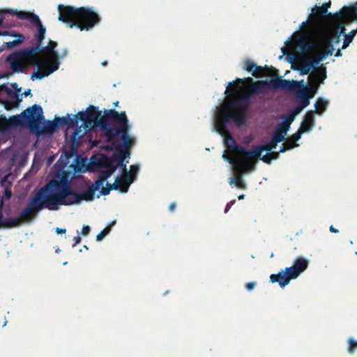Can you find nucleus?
I'll return each mask as SVG.
<instances>
[{
	"instance_id": "obj_1",
	"label": "nucleus",
	"mask_w": 357,
	"mask_h": 357,
	"mask_svg": "<svg viewBox=\"0 0 357 357\" xmlns=\"http://www.w3.org/2000/svg\"><path fill=\"white\" fill-rule=\"evenodd\" d=\"M353 20H357V3L354 7L344 8L324 24L311 13L307 22L301 24V31H295L281 50L294 58L301 74L307 75L315 64L333 54L343 25Z\"/></svg>"
},
{
	"instance_id": "obj_2",
	"label": "nucleus",
	"mask_w": 357,
	"mask_h": 357,
	"mask_svg": "<svg viewBox=\"0 0 357 357\" xmlns=\"http://www.w3.org/2000/svg\"><path fill=\"white\" fill-rule=\"evenodd\" d=\"M266 91H225L227 98L222 105L217 109L215 116V124L216 130L222 136L225 137V145L230 151L235 153L229 157H234L236 154L240 155V159L246 160L249 150L236 144L234 139L231 135L227 125L231 121L241 126L246 123L247 113L249 109L250 100L253 95L259 94ZM225 155L228 157L225 154Z\"/></svg>"
},
{
	"instance_id": "obj_3",
	"label": "nucleus",
	"mask_w": 357,
	"mask_h": 357,
	"mask_svg": "<svg viewBox=\"0 0 357 357\" xmlns=\"http://www.w3.org/2000/svg\"><path fill=\"white\" fill-rule=\"evenodd\" d=\"M56 43L50 40L48 45L38 54L32 51L20 52L11 54L8 60L14 72L22 71L31 63L36 64L40 72L33 73L31 78L41 79L56 70L59 66L58 55L54 48Z\"/></svg>"
},
{
	"instance_id": "obj_4",
	"label": "nucleus",
	"mask_w": 357,
	"mask_h": 357,
	"mask_svg": "<svg viewBox=\"0 0 357 357\" xmlns=\"http://www.w3.org/2000/svg\"><path fill=\"white\" fill-rule=\"evenodd\" d=\"M43 208L49 210H57L58 204L53 191L51 181L33 197L27 203L26 206L17 218H9L7 227H16L24 222L32 221Z\"/></svg>"
},
{
	"instance_id": "obj_5",
	"label": "nucleus",
	"mask_w": 357,
	"mask_h": 357,
	"mask_svg": "<svg viewBox=\"0 0 357 357\" xmlns=\"http://www.w3.org/2000/svg\"><path fill=\"white\" fill-rule=\"evenodd\" d=\"M51 183L58 206L78 204L82 200L92 201L94 199L95 192L100 189L93 183L87 190L78 194L73 190L70 184L66 181L52 180Z\"/></svg>"
},
{
	"instance_id": "obj_6",
	"label": "nucleus",
	"mask_w": 357,
	"mask_h": 357,
	"mask_svg": "<svg viewBox=\"0 0 357 357\" xmlns=\"http://www.w3.org/2000/svg\"><path fill=\"white\" fill-rule=\"evenodd\" d=\"M59 20L70 24L72 28L77 26L81 30H89L99 22L98 16L89 8L75 9L70 6H59Z\"/></svg>"
},
{
	"instance_id": "obj_7",
	"label": "nucleus",
	"mask_w": 357,
	"mask_h": 357,
	"mask_svg": "<svg viewBox=\"0 0 357 357\" xmlns=\"http://www.w3.org/2000/svg\"><path fill=\"white\" fill-rule=\"evenodd\" d=\"M244 69L251 73L253 76L260 78L259 82L263 86L268 85L283 89H291V82L281 79L278 75L277 70L273 68L258 66L252 61L248 60L244 63Z\"/></svg>"
},
{
	"instance_id": "obj_8",
	"label": "nucleus",
	"mask_w": 357,
	"mask_h": 357,
	"mask_svg": "<svg viewBox=\"0 0 357 357\" xmlns=\"http://www.w3.org/2000/svg\"><path fill=\"white\" fill-rule=\"evenodd\" d=\"M33 114L29 115L31 116L30 130L37 136L43 134H53L59 126L58 118L54 121H45L43 111L41 106L34 104L31 107L26 108V113L29 112Z\"/></svg>"
},
{
	"instance_id": "obj_9",
	"label": "nucleus",
	"mask_w": 357,
	"mask_h": 357,
	"mask_svg": "<svg viewBox=\"0 0 357 357\" xmlns=\"http://www.w3.org/2000/svg\"><path fill=\"white\" fill-rule=\"evenodd\" d=\"M84 116V121L87 122L89 126H93V124H106L115 125L120 124L128 121L125 112L119 113L115 109L105 110L104 114H101V112L98 110V107L94 106V109L91 110V114L82 113Z\"/></svg>"
},
{
	"instance_id": "obj_10",
	"label": "nucleus",
	"mask_w": 357,
	"mask_h": 357,
	"mask_svg": "<svg viewBox=\"0 0 357 357\" xmlns=\"http://www.w3.org/2000/svg\"><path fill=\"white\" fill-rule=\"evenodd\" d=\"M308 266V261L303 257H298L294 261V265L282 270L278 274H272L270 276L271 282H278L283 288L287 286L291 280L297 278L300 274L305 271Z\"/></svg>"
},
{
	"instance_id": "obj_11",
	"label": "nucleus",
	"mask_w": 357,
	"mask_h": 357,
	"mask_svg": "<svg viewBox=\"0 0 357 357\" xmlns=\"http://www.w3.org/2000/svg\"><path fill=\"white\" fill-rule=\"evenodd\" d=\"M92 109H94V106L90 105L85 112H79L73 117L68 114L67 116L58 118L59 125H66L68 128L77 127L72 135L73 141H76L83 137L92 128V126L88 127L89 125L83 119L84 116H82V113L89 112L91 114Z\"/></svg>"
},
{
	"instance_id": "obj_12",
	"label": "nucleus",
	"mask_w": 357,
	"mask_h": 357,
	"mask_svg": "<svg viewBox=\"0 0 357 357\" xmlns=\"http://www.w3.org/2000/svg\"><path fill=\"white\" fill-rule=\"evenodd\" d=\"M224 159L233 165L234 172L236 176L235 178H229V184L235 183L238 188L245 189V184L242 180V174L255 169V166L253 161L249 159L241 160L240 159L239 154H236L234 157H226L224 155Z\"/></svg>"
},
{
	"instance_id": "obj_13",
	"label": "nucleus",
	"mask_w": 357,
	"mask_h": 357,
	"mask_svg": "<svg viewBox=\"0 0 357 357\" xmlns=\"http://www.w3.org/2000/svg\"><path fill=\"white\" fill-rule=\"evenodd\" d=\"M112 144L115 147V151L112 154V159H114V163L116 162L115 165L122 168L123 171H126V163L124 162V160L126 158H130V151L123 149L121 144H116L115 142H113Z\"/></svg>"
},
{
	"instance_id": "obj_14",
	"label": "nucleus",
	"mask_w": 357,
	"mask_h": 357,
	"mask_svg": "<svg viewBox=\"0 0 357 357\" xmlns=\"http://www.w3.org/2000/svg\"><path fill=\"white\" fill-rule=\"evenodd\" d=\"M17 15L21 19H27L31 22L35 24L38 27V40L40 42L45 34V28L42 25L39 17L31 13L20 11L17 13Z\"/></svg>"
},
{
	"instance_id": "obj_15",
	"label": "nucleus",
	"mask_w": 357,
	"mask_h": 357,
	"mask_svg": "<svg viewBox=\"0 0 357 357\" xmlns=\"http://www.w3.org/2000/svg\"><path fill=\"white\" fill-rule=\"evenodd\" d=\"M252 78L236 79L229 82L226 89H256Z\"/></svg>"
},
{
	"instance_id": "obj_16",
	"label": "nucleus",
	"mask_w": 357,
	"mask_h": 357,
	"mask_svg": "<svg viewBox=\"0 0 357 357\" xmlns=\"http://www.w3.org/2000/svg\"><path fill=\"white\" fill-rule=\"evenodd\" d=\"M294 92L296 102L303 106L305 108L310 105V100L312 98L317 91H290Z\"/></svg>"
},
{
	"instance_id": "obj_17",
	"label": "nucleus",
	"mask_w": 357,
	"mask_h": 357,
	"mask_svg": "<svg viewBox=\"0 0 357 357\" xmlns=\"http://www.w3.org/2000/svg\"><path fill=\"white\" fill-rule=\"evenodd\" d=\"M26 112V109L20 114L10 116L8 119L10 124L13 126H24L26 124L30 128V121L31 119L29 115L33 114V112H32V111L29 113Z\"/></svg>"
},
{
	"instance_id": "obj_18",
	"label": "nucleus",
	"mask_w": 357,
	"mask_h": 357,
	"mask_svg": "<svg viewBox=\"0 0 357 357\" xmlns=\"http://www.w3.org/2000/svg\"><path fill=\"white\" fill-rule=\"evenodd\" d=\"M277 144L272 139L268 143L257 146L253 151L248 152V158L251 160L253 158H259L261 156L263 151H271L276 148Z\"/></svg>"
},
{
	"instance_id": "obj_19",
	"label": "nucleus",
	"mask_w": 357,
	"mask_h": 357,
	"mask_svg": "<svg viewBox=\"0 0 357 357\" xmlns=\"http://www.w3.org/2000/svg\"><path fill=\"white\" fill-rule=\"evenodd\" d=\"M326 78L325 70H319L312 72L308 76L309 86L312 89H316L320 86Z\"/></svg>"
},
{
	"instance_id": "obj_20",
	"label": "nucleus",
	"mask_w": 357,
	"mask_h": 357,
	"mask_svg": "<svg viewBox=\"0 0 357 357\" xmlns=\"http://www.w3.org/2000/svg\"><path fill=\"white\" fill-rule=\"evenodd\" d=\"M314 126V112L309 111L305 114L299 128L302 129L305 132H307L312 130Z\"/></svg>"
},
{
	"instance_id": "obj_21",
	"label": "nucleus",
	"mask_w": 357,
	"mask_h": 357,
	"mask_svg": "<svg viewBox=\"0 0 357 357\" xmlns=\"http://www.w3.org/2000/svg\"><path fill=\"white\" fill-rule=\"evenodd\" d=\"M132 179L131 176L126 173L121 178L119 177H116L114 183L112 184V190H120L121 187H124L125 189L122 190V192H127L128 186L132 183Z\"/></svg>"
},
{
	"instance_id": "obj_22",
	"label": "nucleus",
	"mask_w": 357,
	"mask_h": 357,
	"mask_svg": "<svg viewBox=\"0 0 357 357\" xmlns=\"http://www.w3.org/2000/svg\"><path fill=\"white\" fill-rule=\"evenodd\" d=\"M0 35H1V36H10V37L15 38V40H6L5 42L6 47H15V46L20 45L22 42V40L24 39L22 36L16 34L15 32L5 31V32H3V33H0Z\"/></svg>"
},
{
	"instance_id": "obj_23",
	"label": "nucleus",
	"mask_w": 357,
	"mask_h": 357,
	"mask_svg": "<svg viewBox=\"0 0 357 357\" xmlns=\"http://www.w3.org/2000/svg\"><path fill=\"white\" fill-rule=\"evenodd\" d=\"M99 126L102 130L105 131V135L107 137V140L109 142L113 141L118 135H117V128L114 127H112L111 125H107L105 126V124H96Z\"/></svg>"
},
{
	"instance_id": "obj_24",
	"label": "nucleus",
	"mask_w": 357,
	"mask_h": 357,
	"mask_svg": "<svg viewBox=\"0 0 357 357\" xmlns=\"http://www.w3.org/2000/svg\"><path fill=\"white\" fill-rule=\"evenodd\" d=\"M100 166L105 168L108 171L114 172L117 169V165H115L112 155L111 157L104 156L100 161Z\"/></svg>"
},
{
	"instance_id": "obj_25",
	"label": "nucleus",
	"mask_w": 357,
	"mask_h": 357,
	"mask_svg": "<svg viewBox=\"0 0 357 357\" xmlns=\"http://www.w3.org/2000/svg\"><path fill=\"white\" fill-rule=\"evenodd\" d=\"M329 105V102L322 98H319L314 103V114L322 115Z\"/></svg>"
},
{
	"instance_id": "obj_26",
	"label": "nucleus",
	"mask_w": 357,
	"mask_h": 357,
	"mask_svg": "<svg viewBox=\"0 0 357 357\" xmlns=\"http://www.w3.org/2000/svg\"><path fill=\"white\" fill-rule=\"evenodd\" d=\"M113 174V172L107 169L100 171L98 179L95 181L94 183L100 188L103 185L104 182Z\"/></svg>"
},
{
	"instance_id": "obj_27",
	"label": "nucleus",
	"mask_w": 357,
	"mask_h": 357,
	"mask_svg": "<svg viewBox=\"0 0 357 357\" xmlns=\"http://www.w3.org/2000/svg\"><path fill=\"white\" fill-rule=\"evenodd\" d=\"M129 131V126L128 121H125V123H121L119 124V128L117 129V135L120 137V138L128 135Z\"/></svg>"
},
{
	"instance_id": "obj_28",
	"label": "nucleus",
	"mask_w": 357,
	"mask_h": 357,
	"mask_svg": "<svg viewBox=\"0 0 357 357\" xmlns=\"http://www.w3.org/2000/svg\"><path fill=\"white\" fill-rule=\"evenodd\" d=\"M298 146V144H293L289 139L284 140V143L280 147L279 153H284L287 150H290Z\"/></svg>"
},
{
	"instance_id": "obj_29",
	"label": "nucleus",
	"mask_w": 357,
	"mask_h": 357,
	"mask_svg": "<svg viewBox=\"0 0 357 357\" xmlns=\"http://www.w3.org/2000/svg\"><path fill=\"white\" fill-rule=\"evenodd\" d=\"M289 128L290 127L289 126L288 124L282 122L276 126L275 130L277 131L278 132H280L285 135L288 130H289Z\"/></svg>"
},
{
	"instance_id": "obj_30",
	"label": "nucleus",
	"mask_w": 357,
	"mask_h": 357,
	"mask_svg": "<svg viewBox=\"0 0 357 357\" xmlns=\"http://www.w3.org/2000/svg\"><path fill=\"white\" fill-rule=\"evenodd\" d=\"M348 352L351 354H353L357 349V340L350 337L348 339Z\"/></svg>"
},
{
	"instance_id": "obj_31",
	"label": "nucleus",
	"mask_w": 357,
	"mask_h": 357,
	"mask_svg": "<svg viewBox=\"0 0 357 357\" xmlns=\"http://www.w3.org/2000/svg\"><path fill=\"white\" fill-rule=\"evenodd\" d=\"M121 139L123 141V144H121L123 146V149H127L132 145V139L129 136V135L123 137Z\"/></svg>"
},
{
	"instance_id": "obj_32",
	"label": "nucleus",
	"mask_w": 357,
	"mask_h": 357,
	"mask_svg": "<svg viewBox=\"0 0 357 357\" xmlns=\"http://www.w3.org/2000/svg\"><path fill=\"white\" fill-rule=\"evenodd\" d=\"M12 196V191L11 189L9 187H7L4 189L3 195L1 197V202H0V206H3V200H9Z\"/></svg>"
},
{
	"instance_id": "obj_33",
	"label": "nucleus",
	"mask_w": 357,
	"mask_h": 357,
	"mask_svg": "<svg viewBox=\"0 0 357 357\" xmlns=\"http://www.w3.org/2000/svg\"><path fill=\"white\" fill-rule=\"evenodd\" d=\"M111 231V227L107 226L104 229H102L97 236L96 241H102Z\"/></svg>"
},
{
	"instance_id": "obj_34",
	"label": "nucleus",
	"mask_w": 357,
	"mask_h": 357,
	"mask_svg": "<svg viewBox=\"0 0 357 357\" xmlns=\"http://www.w3.org/2000/svg\"><path fill=\"white\" fill-rule=\"evenodd\" d=\"M304 132H305L302 130V129L298 128V130L294 134H293L289 139L291 141L293 144H296V142L301 139V135Z\"/></svg>"
},
{
	"instance_id": "obj_35",
	"label": "nucleus",
	"mask_w": 357,
	"mask_h": 357,
	"mask_svg": "<svg viewBox=\"0 0 357 357\" xmlns=\"http://www.w3.org/2000/svg\"><path fill=\"white\" fill-rule=\"evenodd\" d=\"M271 139L278 144V143L284 141L285 138L284 135L275 130Z\"/></svg>"
},
{
	"instance_id": "obj_36",
	"label": "nucleus",
	"mask_w": 357,
	"mask_h": 357,
	"mask_svg": "<svg viewBox=\"0 0 357 357\" xmlns=\"http://www.w3.org/2000/svg\"><path fill=\"white\" fill-rule=\"evenodd\" d=\"M356 31L357 30H355V31L354 30V31H351L349 35L345 36L342 48H346L349 45V43L351 42V40L356 32Z\"/></svg>"
},
{
	"instance_id": "obj_37",
	"label": "nucleus",
	"mask_w": 357,
	"mask_h": 357,
	"mask_svg": "<svg viewBox=\"0 0 357 357\" xmlns=\"http://www.w3.org/2000/svg\"><path fill=\"white\" fill-rule=\"evenodd\" d=\"M100 194L97 195V197L99 198L100 196L102 195H107L109 194L112 189V184L109 183H106V187H101Z\"/></svg>"
},
{
	"instance_id": "obj_38",
	"label": "nucleus",
	"mask_w": 357,
	"mask_h": 357,
	"mask_svg": "<svg viewBox=\"0 0 357 357\" xmlns=\"http://www.w3.org/2000/svg\"><path fill=\"white\" fill-rule=\"evenodd\" d=\"M8 221V218L3 219L2 214V206H0V229L1 228H8L7 227V222Z\"/></svg>"
},
{
	"instance_id": "obj_39",
	"label": "nucleus",
	"mask_w": 357,
	"mask_h": 357,
	"mask_svg": "<svg viewBox=\"0 0 357 357\" xmlns=\"http://www.w3.org/2000/svg\"><path fill=\"white\" fill-rule=\"evenodd\" d=\"M294 117V114H289L286 117L285 120L283 122L286 124H288L289 126L290 127V125L293 122Z\"/></svg>"
},
{
	"instance_id": "obj_40",
	"label": "nucleus",
	"mask_w": 357,
	"mask_h": 357,
	"mask_svg": "<svg viewBox=\"0 0 357 357\" xmlns=\"http://www.w3.org/2000/svg\"><path fill=\"white\" fill-rule=\"evenodd\" d=\"M139 171V167L137 165H131L130 172H128V174L130 176V174H137ZM125 174L127 173L126 171H125Z\"/></svg>"
},
{
	"instance_id": "obj_41",
	"label": "nucleus",
	"mask_w": 357,
	"mask_h": 357,
	"mask_svg": "<svg viewBox=\"0 0 357 357\" xmlns=\"http://www.w3.org/2000/svg\"><path fill=\"white\" fill-rule=\"evenodd\" d=\"M305 107L303 106H301L300 105H298L293 110L292 113L291 114H294V116L300 113Z\"/></svg>"
},
{
	"instance_id": "obj_42",
	"label": "nucleus",
	"mask_w": 357,
	"mask_h": 357,
	"mask_svg": "<svg viewBox=\"0 0 357 357\" xmlns=\"http://www.w3.org/2000/svg\"><path fill=\"white\" fill-rule=\"evenodd\" d=\"M261 160L264 162L269 163L271 160V153H267L261 158Z\"/></svg>"
},
{
	"instance_id": "obj_43",
	"label": "nucleus",
	"mask_w": 357,
	"mask_h": 357,
	"mask_svg": "<svg viewBox=\"0 0 357 357\" xmlns=\"http://www.w3.org/2000/svg\"><path fill=\"white\" fill-rule=\"evenodd\" d=\"M90 232V227L88 225H84L82 229V234L86 236Z\"/></svg>"
},
{
	"instance_id": "obj_44",
	"label": "nucleus",
	"mask_w": 357,
	"mask_h": 357,
	"mask_svg": "<svg viewBox=\"0 0 357 357\" xmlns=\"http://www.w3.org/2000/svg\"><path fill=\"white\" fill-rule=\"evenodd\" d=\"M236 202V200L234 199V200H231V202H228L226 205V207H225V213H227L229 211V210L230 209V208L231 207V206Z\"/></svg>"
},
{
	"instance_id": "obj_45",
	"label": "nucleus",
	"mask_w": 357,
	"mask_h": 357,
	"mask_svg": "<svg viewBox=\"0 0 357 357\" xmlns=\"http://www.w3.org/2000/svg\"><path fill=\"white\" fill-rule=\"evenodd\" d=\"M256 283L254 282H250L246 284L245 287L248 291H251L255 287Z\"/></svg>"
},
{
	"instance_id": "obj_46",
	"label": "nucleus",
	"mask_w": 357,
	"mask_h": 357,
	"mask_svg": "<svg viewBox=\"0 0 357 357\" xmlns=\"http://www.w3.org/2000/svg\"><path fill=\"white\" fill-rule=\"evenodd\" d=\"M8 95H11V94H13L15 96H17L18 93H20V92H22V91H18V90H16V91H5Z\"/></svg>"
},
{
	"instance_id": "obj_47",
	"label": "nucleus",
	"mask_w": 357,
	"mask_h": 357,
	"mask_svg": "<svg viewBox=\"0 0 357 357\" xmlns=\"http://www.w3.org/2000/svg\"><path fill=\"white\" fill-rule=\"evenodd\" d=\"M56 232L59 234H63L66 232V229L57 227V228H56Z\"/></svg>"
},
{
	"instance_id": "obj_48",
	"label": "nucleus",
	"mask_w": 357,
	"mask_h": 357,
	"mask_svg": "<svg viewBox=\"0 0 357 357\" xmlns=\"http://www.w3.org/2000/svg\"><path fill=\"white\" fill-rule=\"evenodd\" d=\"M73 241L75 242V245L79 244L81 242V237L79 236H75Z\"/></svg>"
},
{
	"instance_id": "obj_49",
	"label": "nucleus",
	"mask_w": 357,
	"mask_h": 357,
	"mask_svg": "<svg viewBox=\"0 0 357 357\" xmlns=\"http://www.w3.org/2000/svg\"><path fill=\"white\" fill-rule=\"evenodd\" d=\"M278 156H279V153H277V152H272V153H271V160L272 159L275 160V159H277L278 158Z\"/></svg>"
},
{
	"instance_id": "obj_50",
	"label": "nucleus",
	"mask_w": 357,
	"mask_h": 357,
	"mask_svg": "<svg viewBox=\"0 0 357 357\" xmlns=\"http://www.w3.org/2000/svg\"><path fill=\"white\" fill-rule=\"evenodd\" d=\"M175 208H176V203H174V202L171 203L170 205L169 206V209L171 212H173L175 210Z\"/></svg>"
},
{
	"instance_id": "obj_51",
	"label": "nucleus",
	"mask_w": 357,
	"mask_h": 357,
	"mask_svg": "<svg viewBox=\"0 0 357 357\" xmlns=\"http://www.w3.org/2000/svg\"><path fill=\"white\" fill-rule=\"evenodd\" d=\"M6 122L0 121V132L5 129Z\"/></svg>"
},
{
	"instance_id": "obj_52",
	"label": "nucleus",
	"mask_w": 357,
	"mask_h": 357,
	"mask_svg": "<svg viewBox=\"0 0 357 357\" xmlns=\"http://www.w3.org/2000/svg\"><path fill=\"white\" fill-rule=\"evenodd\" d=\"M330 231L333 233H337L339 231L335 229L333 225L330 227Z\"/></svg>"
},
{
	"instance_id": "obj_53",
	"label": "nucleus",
	"mask_w": 357,
	"mask_h": 357,
	"mask_svg": "<svg viewBox=\"0 0 357 357\" xmlns=\"http://www.w3.org/2000/svg\"><path fill=\"white\" fill-rule=\"evenodd\" d=\"M31 91H24L22 93V95H24L25 97L29 96L31 94Z\"/></svg>"
},
{
	"instance_id": "obj_54",
	"label": "nucleus",
	"mask_w": 357,
	"mask_h": 357,
	"mask_svg": "<svg viewBox=\"0 0 357 357\" xmlns=\"http://www.w3.org/2000/svg\"><path fill=\"white\" fill-rule=\"evenodd\" d=\"M315 8H318L319 10H320V12H321V13H325V11L323 10V8H319V7H317V6H315V8H313V9L312 10V13H314V9H315Z\"/></svg>"
},
{
	"instance_id": "obj_55",
	"label": "nucleus",
	"mask_w": 357,
	"mask_h": 357,
	"mask_svg": "<svg viewBox=\"0 0 357 357\" xmlns=\"http://www.w3.org/2000/svg\"><path fill=\"white\" fill-rule=\"evenodd\" d=\"M0 89H6V90H8L9 89V87L7 86V85H2L1 88Z\"/></svg>"
},
{
	"instance_id": "obj_56",
	"label": "nucleus",
	"mask_w": 357,
	"mask_h": 357,
	"mask_svg": "<svg viewBox=\"0 0 357 357\" xmlns=\"http://www.w3.org/2000/svg\"><path fill=\"white\" fill-rule=\"evenodd\" d=\"M244 197H245V195H243V194H242V195H239V196L238 197V198L239 199H244Z\"/></svg>"
},
{
	"instance_id": "obj_57",
	"label": "nucleus",
	"mask_w": 357,
	"mask_h": 357,
	"mask_svg": "<svg viewBox=\"0 0 357 357\" xmlns=\"http://www.w3.org/2000/svg\"><path fill=\"white\" fill-rule=\"evenodd\" d=\"M13 87L15 89H17L16 84H13Z\"/></svg>"
},
{
	"instance_id": "obj_58",
	"label": "nucleus",
	"mask_w": 357,
	"mask_h": 357,
	"mask_svg": "<svg viewBox=\"0 0 357 357\" xmlns=\"http://www.w3.org/2000/svg\"><path fill=\"white\" fill-rule=\"evenodd\" d=\"M116 223V221H113L112 223H111V226L114 225V224Z\"/></svg>"
},
{
	"instance_id": "obj_59",
	"label": "nucleus",
	"mask_w": 357,
	"mask_h": 357,
	"mask_svg": "<svg viewBox=\"0 0 357 357\" xmlns=\"http://www.w3.org/2000/svg\"><path fill=\"white\" fill-rule=\"evenodd\" d=\"M106 64H107V62H106V61H105V62H103V63H102V65H103V66H105Z\"/></svg>"
},
{
	"instance_id": "obj_60",
	"label": "nucleus",
	"mask_w": 357,
	"mask_h": 357,
	"mask_svg": "<svg viewBox=\"0 0 357 357\" xmlns=\"http://www.w3.org/2000/svg\"><path fill=\"white\" fill-rule=\"evenodd\" d=\"M118 103L119 102L117 101L116 102L114 103L115 106H117L118 105Z\"/></svg>"
},
{
	"instance_id": "obj_61",
	"label": "nucleus",
	"mask_w": 357,
	"mask_h": 357,
	"mask_svg": "<svg viewBox=\"0 0 357 357\" xmlns=\"http://www.w3.org/2000/svg\"><path fill=\"white\" fill-rule=\"evenodd\" d=\"M3 47H0V51L3 50Z\"/></svg>"
},
{
	"instance_id": "obj_62",
	"label": "nucleus",
	"mask_w": 357,
	"mask_h": 357,
	"mask_svg": "<svg viewBox=\"0 0 357 357\" xmlns=\"http://www.w3.org/2000/svg\"><path fill=\"white\" fill-rule=\"evenodd\" d=\"M1 23V20H0V24Z\"/></svg>"
}]
</instances>
